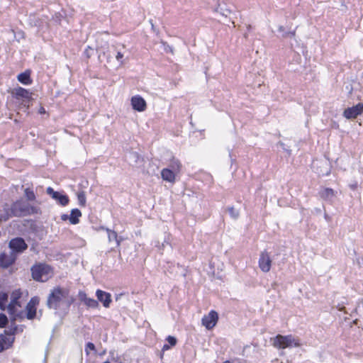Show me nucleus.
<instances>
[{
	"label": "nucleus",
	"mask_w": 363,
	"mask_h": 363,
	"mask_svg": "<svg viewBox=\"0 0 363 363\" xmlns=\"http://www.w3.org/2000/svg\"><path fill=\"white\" fill-rule=\"evenodd\" d=\"M169 169H172L175 173L178 174L181 172L182 164L178 159L172 157L169 161Z\"/></svg>",
	"instance_id": "412c9836"
},
{
	"label": "nucleus",
	"mask_w": 363,
	"mask_h": 363,
	"mask_svg": "<svg viewBox=\"0 0 363 363\" xmlns=\"http://www.w3.org/2000/svg\"><path fill=\"white\" fill-rule=\"evenodd\" d=\"M8 298L9 296L6 293L0 294V310L6 311L8 309Z\"/></svg>",
	"instance_id": "b1692460"
},
{
	"label": "nucleus",
	"mask_w": 363,
	"mask_h": 363,
	"mask_svg": "<svg viewBox=\"0 0 363 363\" xmlns=\"http://www.w3.org/2000/svg\"><path fill=\"white\" fill-rule=\"evenodd\" d=\"M103 363H111V362H110L108 360H106V361H105V362H103Z\"/></svg>",
	"instance_id": "e433bc0d"
},
{
	"label": "nucleus",
	"mask_w": 363,
	"mask_h": 363,
	"mask_svg": "<svg viewBox=\"0 0 363 363\" xmlns=\"http://www.w3.org/2000/svg\"><path fill=\"white\" fill-rule=\"evenodd\" d=\"M77 196L79 206L84 207L86 203L85 192L84 191H79L77 193Z\"/></svg>",
	"instance_id": "bb28decb"
},
{
	"label": "nucleus",
	"mask_w": 363,
	"mask_h": 363,
	"mask_svg": "<svg viewBox=\"0 0 363 363\" xmlns=\"http://www.w3.org/2000/svg\"><path fill=\"white\" fill-rule=\"evenodd\" d=\"M46 192L53 199L57 201L59 204H60L61 206H65L69 203V199L67 195L61 194L60 192L54 191V189L52 187H48L46 189Z\"/></svg>",
	"instance_id": "ddd939ff"
},
{
	"label": "nucleus",
	"mask_w": 363,
	"mask_h": 363,
	"mask_svg": "<svg viewBox=\"0 0 363 363\" xmlns=\"http://www.w3.org/2000/svg\"><path fill=\"white\" fill-rule=\"evenodd\" d=\"M15 337L13 333H9L5 330L4 334H0V353L11 347Z\"/></svg>",
	"instance_id": "9d476101"
},
{
	"label": "nucleus",
	"mask_w": 363,
	"mask_h": 363,
	"mask_svg": "<svg viewBox=\"0 0 363 363\" xmlns=\"http://www.w3.org/2000/svg\"><path fill=\"white\" fill-rule=\"evenodd\" d=\"M177 174L172 169L164 168L161 171V177L164 181L173 184L175 182Z\"/></svg>",
	"instance_id": "a211bd4d"
},
{
	"label": "nucleus",
	"mask_w": 363,
	"mask_h": 363,
	"mask_svg": "<svg viewBox=\"0 0 363 363\" xmlns=\"http://www.w3.org/2000/svg\"><path fill=\"white\" fill-rule=\"evenodd\" d=\"M39 301V298L37 296L30 299L25 308V318L33 320L35 318Z\"/></svg>",
	"instance_id": "0eeeda50"
},
{
	"label": "nucleus",
	"mask_w": 363,
	"mask_h": 363,
	"mask_svg": "<svg viewBox=\"0 0 363 363\" xmlns=\"http://www.w3.org/2000/svg\"><path fill=\"white\" fill-rule=\"evenodd\" d=\"M8 323V318L4 313H0V328H4Z\"/></svg>",
	"instance_id": "cd10ccee"
},
{
	"label": "nucleus",
	"mask_w": 363,
	"mask_h": 363,
	"mask_svg": "<svg viewBox=\"0 0 363 363\" xmlns=\"http://www.w3.org/2000/svg\"><path fill=\"white\" fill-rule=\"evenodd\" d=\"M17 259V257L11 252L6 254L2 252L0 254V266L3 268H8L13 264Z\"/></svg>",
	"instance_id": "2eb2a0df"
},
{
	"label": "nucleus",
	"mask_w": 363,
	"mask_h": 363,
	"mask_svg": "<svg viewBox=\"0 0 363 363\" xmlns=\"http://www.w3.org/2000/svg\"><path fill=\"white\" fill-rule=\"evenodd\" d=\"M82 217V212L78 208H74L71 211L69 215V223L76 225L79 223V218Z\"/></svg>",
	"instance_id": "aec40b11"
},
{
	"label": "nucleus",
	"mask_w": 363,
	"mask_h": 363,
	"mask_svg": "<svg viewBox=\"0 0 363 363\" xmlns=\"http://www.w3.org/2000/svg\"><path fill=\"white\" fill-rule=\"evenodd\" d=\"M9 247L11 252L16 257L18 255L22 254L28 248V245L23 238L17 237L12 238L9 242Z\"/></svg>",
	"instance_id": "423d86ee"
},
{
	"label": "nucleus",
	"mask_w": 363,
	"mask_h": 363,
	"mask_svg": "<svg viewBox=\"0 0 363 363\" xmlns=\"http://www.w3.org/2000/svg\"><path fill=\"white\" fill-rule=\"evenodd\" d=\"M107 232L109 240H117L118 234L116 231L108 229Z\"/></svg>",
	"instance_id": "c756f323"
},
{
	"label": "nucleus",
	"mask_w": 363,
	"mask_h": 363,
	"mask_svg": "<svg viewBox=\"0 0 363 363\" xmlns=\"http://www.w3.org/2000/svg\"><path fill=\"white\" fill-rule=\"evenodd\" d=\"M38 113H40V114H45L46 113V111L43 106H40V108H38Z\"/></svg>",
	"instance_id": "473e14b6"
},
{
	"label": "nucleus",
	"mask_w": 363,
	"mask_h": 363,
	"mask_svg": "<svg viewBox=\"0 0 363 363\" xmlns=\"http://www.w3.org/2000/svg\"><path fill=\"white\" fill-rule=\"evenodd\" d=\"M272 259L269 254L266 251H262L259 255L258 261L259 267L262 272L267 273L269 272L272 267Z\"/></svg>",
	"instance_id": "1a4fd4ad"
},
{
	"label": "nucleus",
	"mask_w": 363,
	"mask_h": 363,
	"mask_svg": "<svg viewBox=\"0 0 363 363\" xmlns=\"http://www.w3.org/2000/svg\"><path fill=\"white\" fill-rule=\"evenodd\" d=\"M320 196L323 199H328L335 196V191L331 188H324L319 192Z\"/></svg>",
	"instance_id": "5701e85b"
},
{
	"label": "nucleus",
	"mask_w": 363,
	"mask_h": 363,
	"mask_svg": "<svg viewBox=\"0 0 363 363\" xmlns=\"http://www.w3.org/2000/svg\"><path fill=\"white\" fill-rule=\"evenodd\" d=\"M38 213H40L39 207L22 200H17L11 206L7 203L4 206V213L0 214V222L6 221L11 217H23Z\"/></svg>",
	"instance_id": "f257e3e1"
},
{
	"label": "nucleus",
	"mask_w": 363,
	"mask_h": 363,
	"mask_svg": "<svg viewBox=\"0 0 363 363\" xmlns=\"http://www.w3.org/2000/svg\"><path fill=\"white\" fill-rule=\"evenodd\" d=\"M96 351V347H95V345L94 343L92 342H88L86 343V347H85V352L86 354V355H89L90 352L89 351Z\"/></svg>",
	"instance_id": "c85d7f7f"
},
{
	"label": "nucleus",
	"mask_w": 363,
	"mask_h": 363,
	"mask_svg": "<svg viewBox=\"0 0 363 363\" xmlns=\"http://www.w3.org/2000/svg\"><path fill=\"white\" fill-rule=\"evenodd\" d=\"M96 296L97 297V299L102 303L104 307H110V305L112 302L111 294L102 291L101 289H97L96 291Z\"/></svg>",
	"instance_id": "dca6fc26"
},
{
	"label": "nucleus",
	"mask_w": 363,
	"mask_h": 363,
	"mask_svg": "<svg viewBox=\"0 0 363 363\" xmlns=\"http://www.w3.org/2000/svg\"><path fill=\"white\" fill-rule=\"evenodd\" d=\"M218 321V314L214 311L211 310L208 314L204 315L201 318V324L207 330H212Z\"/></svg>",
	"instance_id": "6e6552de"
},
{
	"label": "nucleus",
	"mask_w": 363,
	"mask_h": 363,
	"mask_svg": "<svg viewBox=\"0 0 363 363\" xmlns=\"http://www.w3.org/2000/svg\"><path fill=\"white\" fill-rule=\"evenodd\" d=\"M273 346L278 349H285L290 347H298L299 343L294 339L291 335H277L273 340Z\"/></svg>",
	"instance_id": "39448f33"
},
{
	"label": "nucleus",
	"mask_w": 363,
	"mask_h": 363,
	"mask_svg": "<svg viewBox=\"0 0 363 363\" xmlns=\"http://www.w3.org/2000/svg\"><path fill=\"white\" fill-rule=\"evenodd\" d=\"M130 103L132 108L138 112L145 111L147 108V103L145 100L140 95L132 96Z\"/></svg>",
	"instance_id": "4468645a"
},
{
	"label": "nucleus",
	"mask_w": 363,
	"mask_h": 363,
	"mask_svg": "<svg viewBox=\"0 0 363 363\" xmlns=\"http://www.w3.org/2000/svg\"><path fill=\"white\" fill-rule=\"evenodd\" d=\"M166 340L168 342V343L169 345H167V344H164L162 348V351H166V350H168L170 349L171 347H174L177 344V339L173 337V336H171V335H169L167 338H166Z\"/></svg>",
	"instance_id": "a878e982"
},
{
	"label": "nucleus",
	"mask_w": 363,
	"mask_h": 363,
	"mask_svg": "<svg viewBox=\"0 0 363 363\" xmlns=\"http://www.w3.org/2000/svg\"><path fill=\"white\" fill-rule=\"evenodd\" d=\"M11 94L12 96L19 102L18 108H25L28 109L32 100V93L28 89L18 86L13 89Z\"/></svg>",
	"instance_id": "20e7f679"
},
{
	"label": "nucleus",
	"mask_w": 363,
	"mask_h": 363,
	"mask_svg": "<svg viewBox=\"0 0 363 363\" xmlns=\"http://www.w3.org/2000/svg\"><path fill=\"white\" fill-rule=\"evenodd\" d=\"M24 196L27 200L34 201L36 199V196L33 188L27 187L24 189Z\"/></svg>",
	"instance_id": "393cba45"
},
{
	"label": "nucleus",
	"mask_w": 363,
	"mask_h": 363,
	"mask_svg": "<svg viewBox=\"0 0 363 363\" xmlns=\"http://www.w3.org/2000/svg\"><path fill=\"white\" fill-rule=\"evenodd\" d=\"M223 363H230V362L229 360H226V361L223 362Z\"/></svg>",
	"instance_id": "c9c22d12"
},
{
	"label": "nucleus",
	"mask_w": 363,
	"mask_h": 363,
	"mask_svg": "<svg viewBox=\"0 0 363 363\" xmlns=\"http://www.w3.org/2000/svg\"><path fill=\"white\" fill-rule=\"evenodd\" d=\"M22 296V292L21 291V289H16L14 290L11 294V301H10V308H13V305L16 303L20 302V298Z\"/></svg>",
	"instance_id": "4be33fe9"
},
{
	"label": "nucleus",
	"mask_w": 363,
	"mask_h": 363,
	"mask_svg": "<svg viewBox=\"0 0 363 363\" xmlns=\"http://www.w3.org/2000/svg\"><path fill=\"white\" fill-rule=\"evenodd\" d=\"M228 211L231 216H233L235 218L238 217V213L235 210L233 207L229 208Z\"/></svg>",
	"instance_id": "2f4dec72"
},
{
	"label": "nucleus",
	"mask_w": 363,
	"mask_h": 363,
	"mask_svg": "<svg viewBox=\"0 0 363 363\" xmlns=\"http://www.w3.org/2000/svg\"><path fill=\"white\" fill-rule=\"evenodd\" d=\"M18 80L23 84L29 85L32 84L33 80L30 78V71L26 70L17 77Z\"/></svg>",
	"instance_id": "6ab92c4d"
},
{
	"label": "nucleus",
	"mask_w": 363,
	"mask_h": 363,
	"mask_svg": "<svg viewBox=\"0 0 363 363\" xmlns=\"http://www.w3.org/2000/svg\"><path fill=\"white\" fill-rule=\"evenodd\" d=\"M31 277L38 282H46L55 274L54 267L45 262H37L30 268Z\"/></svg>",
	"instance_id": "7ed1b4c3"
},
{
	"label": "nucleus",
	"mask_w": 363,
	"mask_h": 363,
	"mask_svg": "<svg viewBox=\"0 0 363 363\" xmlns=\"http://www.w3.org/2000/svg\"><path fill=\"white\" fill-rule=\"evenodd\" d=\"M79 298L82 302H83L87 307L91 308H99V302L98 301L89 298L87 296L86 294L84 291H80L79 293Z\"/></svg>",
	"instance_id": "f3484780"
},
{
	"label": "nucleus",
	"mask_w": 363,
	"mask_h": 363,
	"mask_svg": "<svg viewBox=\"0 0 363 363\" xmlns=\"http://www.w3.org/2000/svg\"><path fill=\"white\" fill-rule=\"evenodd\" d=\"M363 113V104L359 103L355 106L345 109L343 116L347 119L356 118Z\"/></svg>",
	"instance_id": "f8f14e48"
},
{
	"label": "nucleus",
	"mask_w": 363,
	"mask_h": 363,
	"mask_svg": "<svg viewBox=\"0 0 363 363\" xmlns=\"http://www.w3.org/2000/svg\"><path fill=\"white\" fill-rule=\"evenodd\" d=\"M123 57V54L121 52H118L116 58L118 62H121V65H123V62L122 61Z\"/></svg>",
	"instance_id": "7c9ffc66"
},
{
	"label": "nucleus",
	"mask_w": 363,
	"mask_h": 363,
	"mask_svg": "<svg viewBox=\"0 0 363 363\" xmlns=\"http://www.w3.org/2000/svg\"><path fill=\"white\" fill-rule=\"evenodd\" d=\"M61 220L63 221H66L67 220H69V216L67 214H62L61 215Z\"/></svg>",
	"instance_id": "72a5a7b5"
},
{
	"label": "nucleus",
	"mask_w": 363,
	"mask_h": 363,
	"mask_svg": "<svg viewBox=\"0 0 363 363\" xmlns=\"http://www.w3.org/2000/svg\"><path fill=\"white\" fill-rule=\"evenodd\" d=\"M115 362H116V363H123L121 360H119V359H118V358H117L116 359H115Z\"/></svg>",
	"instance_id": "f704fd0d"
},
{
	"label": "nucleus",
	"mask_w": 363,
	"mask_h": 363,
	"mask_svg": "<svg viewBox=\"0 0 363 363\" xmlns=\"http://www.w3.org/2000/svg\"><path fill=\"white\" fill-rule=\"evenodd\" d=\"M74 298L69 296V289L60 286L54 287L49 294L47 306L49 308L57 309L60 304L67 302L70 306L74 302Z\"/></svg>",
	"instance_id": "f03ea898"
},
{
	"label": "nucleus",
	"mask_w": 363,
	"mask_h": 363,
	"mask_svg": "<svg viewBox=\"0 0 363 363\" xmlns=\"http://www.w3.org/2000/svg\"><path fill=\"white\" fill-rule=\"evenodd\" d=\"M10 303L7 309L8 313L13 320H22L25 319V312L22 310V305L21 302L16 303L13 308H10Z\"/></svg>",
	"instance_id": "9b49d317"
}]
</instances>
